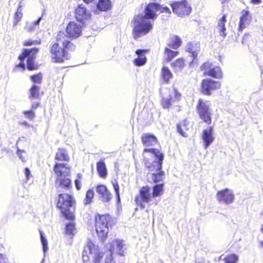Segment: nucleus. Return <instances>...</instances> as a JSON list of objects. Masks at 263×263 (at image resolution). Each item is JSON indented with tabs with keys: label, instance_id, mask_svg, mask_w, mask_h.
<instances>
[{
	"label": "nucleus",
	"instance_id": "f257e3e1",
	"mask_svg": "<svg viewBox=\"0 0 263 263\" xmlns=\"http://www.w3.org/2000/svg\"><path fill=\"white\" fill-rule=\"evenodd\" d=\"M142 162L149 176V182L154 183L152 195L154 198L160 197L164 194V183L163 182L165 172L162 169L164 154L157 148H144L143 151Z\"/></svg>",
	"mask_w": 263,
	"mask_h": 263
},
{
	"label": "nucleus",
	"instance_id": "f03ea898",
	"mask_svg": "<svg viewBox=\"0 0 263 263\" xmlns=\"http://www.w3.org/2000/svg\"><path fill=\"white\" fill-rule=\"evenodd\" d=\"M170 15L171 11L167 6H163L157 3H149L145 7L144 15L137 14L132 20L133 38L137 40L146 35L153 29V24L149 21L155 20L158 17L157 12Z\"/></svg>",
	"mask_w": 263,
	"mask_h": 263
},
{
	"label": "nucleus",
	"instance_id": "7ed1b4c3",
	"mask_svg": "<svg viewBox=\"0 0 263 263\" xmlns=\"http://www.w3.org/2000/svg\"><path fill=\"white\" fill-rule=\"evenodd\" d=\"M76 46L66 38L65 34L59 31L56 37V41L49 46V55L53 63L61 64L69 60L70 53L76 50Z\"/></svg>",
	"mask_w": 263,
	"mask_h": 263
},
{
	"label": "nucleus",
	"instance_id": "20e7f679",
	"mask_svg": "<svg viewBox=\"0 0 263 263\" xmlns=\"http://www.w3.org/2000/svg\"><path fill=\"white\" fill-rule=\"evenodd\" d=\"M56 206L66 219H75L76 200L72 195L65 193L58 194Z\"/></svg>",
	"mask_w": 263,
	"mask_h": 263
},
{
	"label": "nucleus",
	"instance_id": "39448f33",
	"mask_svg": "<svg viewBox=\"0 0 263 263\" xmlns=\"http://www.w3.org/2000/svg\"><path fill=\"white\" fill-rule=\"evenodd\" d=\"M115 224L114 218L109 214H96L95 216V227L98 237L104 242L108 237L109 228Z\"/></svg>",
	"mask_w": 263,
	"mask_h": 263
},
{
	"label": "nucleus",
	"instance_id": "423d86ee",
	"mask_svg": "<svg viewBox=\"0 0 263 263\" xmlns=\"http://www.w3.org/2000/svg\"><path fill=\"white\" fill-rule=\"evenodd\" d=\"M39 51V49L36 47L23 49L21 53L18 57V59L20 61V62L15 65L13 71H16L18 68H21L23 70L25 69L24 60L26 58L27 59L26 65L27 69L30 71L37 69L39 66L35 63V59Z\"/></svg>",
	"mask_w": 263,
	"mask_h": 263
},
{
	"label": "nucleus",
	"instance_id": "0eeeda50",
	"mask_svg": "<svg viewBox=\"0 0 263 263\" xmlns=\"http://www.w3.org/2000/svg\"><path fill=\"white\" fill-rule=\"evenodd\" d=\"M208 101L200 98L198 100L196 109L199 118L207 125L212 123V114L208 105Z\"/></svg>",
	"mask_w": 263,
	"mask_h": 263
},
{
	"label": "nucleus",
	"instance_id": "6e6552de",
	"mask_svg": "<svg viewBox=\"0 0 263 263\" xmlns=\"http://www.w3.org/2000/svg\"><path fill=\"white\" fill-rule=\"evenodd\" d=\"M170 5L173 13L180 17L189 15L192 11V8L186 0L173 1Z\"/></svg>",
	"mask_w": 263,
	"mask_h": 263
},
{
	"label": "nucleus",
	"instance_id": "1a4fd4ad",
	"mask_svg": "<svg viewBox=\"0 0 263 263\" xmlns=\"http://www.w3.org/2000/svg\"><path fill=\"white\" fill-rule=\"evenodd\" d=\"M220 87L221 83L219 81L205 78L201 81L200 91L203 95L210 96Z\"/></svg>",
	"mask_w": 263,
	"mask_h": 263
},
{
	"label": "nucleus",
	"instance_id": "9d476101",
	"mask_svg": "<svg viewBox=\"0 0 263 263\" xmlns=\"http://www.w3.org/2000/svg\"><path fill=\"white\" fill-rule=\"evenodd\" d=\"M153 198L150 187L145 185L140 188L138 195L135 197V201L137 206L141 209H144L145 206V203H149Z\"/></svg>",
	"mask_w": 263,
	"mask_h": 263
},
{
	"label": "nucleus",
	"instance_id": "9b49d317",
	"mask_svg": "<svg viewBox=\"0 0 263 263\" xmlns=\"http://www.w3.org/2000/svg\"><path fill=\"white\" fill-rule=\"evenodd\" d=\"M202 71L203 76L220 79L223 77L222 71L219 66H212L211 63L207 61L203 63L200 67Z\"/></svg>",
	"mask_w": 263,
	"mask_h": 263
},
{
	"label": "nucleus",
	"instance_id": "f8f14e48",
	"mask_svg": "<svg viewBox=\"0 0 263 263\" xmlns=\"http://www.w3.org/2000/svg\"><path fill=\"white\" fill-rule=\"evenodd\" d=\"M66 38L74 39L82 34V26L74 21L69 22L65 28Z\"/></svg>",
	"mask_w": 263,
	"mask_h": 263
},
{
	"label": "nucleus",
	"instance_id": "ddd939ff",
	"mask_svg": "<svg viewBox=\"0 0 263 263\" xmlns=\"http://www.w3.org/2000/svg\"><path fill=\"white\" fill-rule=\"evenodd\" d=\"M74 17L77 21L84 24L85 21L90 18L91 14L83 4L79 5L74 9Z\"/></svg>",
	"mask_w": 263,
	"mask_h": 263
},
{
	"label": "nucleus",
	"instance_id": "4468645a",
	"mask_svg": "<svg viewBox=\"0 0 263 263\" xmlns=\"http://www.w3.org/2000/svg\"><path fill=\"white\" fill-rule=\"evenodd\" d=\"M96 190L102 201L108 202L112 199V194L106 185L99 184L96 186Z\"/></svg>",
	"mask_w": 263,
	"mask_h": 263
},
{
	"label": "nucleus",
	"instance_id": "2eb2a0df",
	"mask_svg": "<svg viewBox=\"0 0 263 263\" xmlns=\"http://www.w3.org/2000/svg\"><path fill=\"white\" fill-rule=\"evenodd\" d=\"M216 196L219 202L227 204L232 202L234 200V195L228 189L218 191Z\"/></svg>",
	"mask_w": 263,
	"mask_h": 263
},
{
	"label": "nucleus",
	"instance_id": "dca6fc26",
	"mask_svg": "<svg viewBox=\"0 0 263 263\" xmlns=\"http://www.w3.org/2000/svg\"><path fill=\"white\" fill-rule=\"evenodd\" d=\"M53 171L58 176H68L70 174L71 167L66 163H55Z\"/></svg>",
	"mask_w": 263,
	"mask_h": 263
},
{
	"label": "nucleus",
	"instance_id": "f3484780",
	"mask_svg": "<svg viewBox=\"0 0 263 263\" xmlns=\"http://www.w3.org/2000/svg\"><path fill=\"white\" fill-rule=\"evenodd\" d=\"M173 92L174 95V100L172 96H170L169 98H162L161 100V105L163 108L168 109L171 107L172 102L174 101H178L180 100L181 95L176 88L173 89Z\"/></svg>",
	"mask_w": 263,
	"mask_h": 263
},
{
	"label": "nucleus",
	"instance_id": "a211bd4d",
	"mask_svg": "<svg viewBox=\"0 0 263 263\" xmlns=\"http://www.w3.org/2000/svg\"><path fill=\"white\" fill-rule=\"evenodd\" d=\"M141 140L142 144L145 147H152L158 143L157 138L151 133H144L141 136Z\"/></svg>",
	"mask_w": 263,
	"mask_h": 263
},
{
	"label": "nucleus",
	"instance_id": "6ab92c4d",
	"mask_svg": "<svg viewBox=\"0 0 263 263\" xmlns=\"http://www.w3.org/2000/svg\"><path fill=\"white\" fill-rule=\"evenodd\" d=\"M213 131L214 127L212 126H209L203 130L201 138L204 142V146L205 148L214 141Z\"/></svg>",
	"mask_w": 263,
	"mask_h": 263
},
{
	"label": "nucleus",
	"instance_id": "aec40b11",
	"mask_svg": "<svg viewBox=\"0 0 263 263\" xmlns=\"http://www.w3.org/2000/svg\"><path fill=\"white\" fill-rule=\"evenodd\" d=\"M149 51L148 49H138L136 50V53L138 55V57L135 59L133 63L135 65L137 66H141L145 64L147 62V58L145 54Z\"/></svg>",
	"mask_w": 263,
	"mask_h": 263
},
{
	"label": "nucleus",
	"instance_id": "412c9836",
	"mask_svg": "<svg viewBox=\"0 0 263 263\" xmlns=\"http://www.w3.org/2000/svg\"><path fill=\"white\" fill-rule=\"evenodd\" d=\"M241 16L239 19V22L238 27V31L242 32L243 29L246 27V25L248 24L251 19L250 12L248 10H243L241 11Z\"/></svg>",
	"mask_w": 263,
	"mask_h": 263
},
{
	"label": "nucleus",
	"instance_id": "4be33fe9",
	"mask_svg": "<svg viewBox=\"0 0 263 263\" xmlns=\"http://www.w3.org/2000/svg\"><path fill=\"white\" fill-rule=\"evenodd\" d=\"M54 159L58 161L69 162L70 158L65 148L59 147L55 154Z\"/></svg>",
	"mask_w": 263,
	"mask_h": 263
},
{
	"label": "nucleus",
	"instance_id": "5701e85b",
	"mask_svg": "<svg viewBox=\"0 0 263 263\" xmlns=\"http://www.w3.org/2000/svg\"><path fill=\"white\" fill-rule=\"evenodd\" d=\"M173 77V74L171 70L167 67L163 66L161 70V78L164 83H169Z\"/></svg>",
	"mask_w": 263,
	"mask_h": 263
},
{
	"label": "nucleus",
	"instance_id": "b1692460",
	"mask_svg": "<svg viewBox=\"0 0 263 263\" xmlns=\"http://www.w3.org/2000/svg\"><path fill=\"white\" fill-rule=\"evenodd\" d=\"M227 14H223V16L218 20L217 25L220 35L223 37L227 35L226 28L225 26V23L227 22Z\"/></svg>",
	"mask_w": 263,
	"mask_h": 263
},
{
	"label": "nucleus",
	"instance_id": "393cba45",
	"mask_svg": "<svg viewBox=\"0 0 263 263\" xmlns=\"http://www.w3.org/2000/svg\"><path fill=\"white\" fill-rule=\"evenodd\" d=\"M182 43L181 37L178 35H174L171 37L167 45L171 48L177 49L181 45Z\"/></svg>",
	"mask_w": 263,
	"mask_h": 263
},
{
	"label": "nucleus",
	"instance_id": "a878e982",
	"mask_svg": "<svg viewBox=\"0 0 263 263\" xmlns=\"http://www.w3.org/2000/svg\"><path fill=\"white\" fill-rule=\"evenodd\" d=\"M111 7V2L110 0H99L97 8L101 11H106Z\"/></svg>",
	"mask_w": 263,
	"mask_h": 263
},
{
	"label": "nucleus",
	"instance_id": "bb28decb",
	"mask_svg": "<svg viewBox=\"0 0 263 263\" xmlns=\"http://www.w3.org/2000/svg\"><path fill=\"white\" fill-rule=\"evenodd\" d=\"M97 170L99 176L105 178L107 176V170L105 162L103 160H100L97 163Z\"/></svg>",
	"mask_w": 263,
	"mask_h": 263
},
{
	"label": "nucleus",
	"instance_id": "cd10ccee",
	"mask_svg": "<svg viewBox=\"0 0 263 263\" xmlns=\"http://www.w3.org/2000/svg\"><path fill=\"white\" fill-rule=\"evenodd\" d=\"M171 66L175 71L182 69L185 66V60L183 58L177 59L171 63Z\"/></svg>",
	"mask_w": 263,
	"mask_h": 263
},
{
	"label": "nucleus",
	"instance_id": "c85d7f7f",
	"mask_svg": "<svg viewBox=\"0 0 263 263\" xmlns=\"http://www.w3.org/2000/svg\"><path fill=\"white\" fill-rule=\"evenodd\" d=\"M59 186L63 189L69 190L71 187V180L67 177L59 178L58 179Z\"/></svg>",
	"mask_w": 263,
	"mask_h": 263
},
{
	"label": "nucleus",
	"instance_id": "c756f323",
	"mask_svg": "<svg viewBox=\"0 0 263 263\" xmlns=\"http://www.w3.org/2000/svg\"><path fill=\"white\" fill-rule=\"evenodd\" d=\"M164 54L166 61L170 62L173 58L178 55L179 52L172 50L171 49L166 47L164 49Z\"/></svg>",
	"mask_w": 263,
	"mask_h": 263
},
{
	"label": "nucleus",
	"instance_id": "7c9ffc66",
	"mask_svg": "<svg viewBox=\"0 0 263 263\" xmlns=\"http://www.w3.org/2000/svg\"><path fill=\"white\" fill-rule=\"evenodd\" d=\"M187 123L185 121L177 124V132L183 137H187V134L186 131L188 130L187 128Z\"/></svg>",
	"mask_w": 263,
	"mask_h": 263
},
{
	"label": "nucleus",
	"instance_id": "2f4dec72",
	"mask_svg": "<svg viewBox=\"0 0 263 263\" xmlns=\"http://www.w3.org/2000/svg\"><path fill=\"white\" fill-rule=\"evenodd\" d=\"M40 87L36 86L33 85L29 89V98L31 99H37L40 97Z\"/></svg>",
	"mask_w": 263,
	"mask_h": 263
},
{
	"label": "nucleus",
	"instance_id": "473e14b6",
	"mask_svg": "<svg viewBox=\"0 0 263 263\" xmlns=\"http://www.w3.org/2000/svg\"><path fill=\"white\" fill-rule=\"evenodd\" d=\"M110 252L112 254L115 248L119 251L122 250L123 248L122 241L119 240H114L110 243Z\"/></svg>",
	"mask_w": 263,
	"mask_h": 263
},
{
	"label": "nucleus",
	"instance_id": "72a5a7b5",
	"mask_svg": "<svg viewBox=\"0 0 263 263\" xmlns=\"http://www.w3.org/2000/svg\"><path fill=\"white\" fill-rule=\"evenodd\" d=\"M95 193L92 189H90L88 190L85 194V197L84 199V203L85 205L90 204L94 197Z\"/></svg>",
	"mask_w": 263,
	"mask_h": 263
},
{
	"label": "nucleus",
	"instance_id": "f704fd0d",
	"mask_svg": "<svg viewBox=\"0 0 263 263\" xmlns=\"http://www.w3.org/2000/svg\"><path fill=\"white\" fill-rule=\"evenodd\" d=\"M238 260V256L235 254H229L226 256L223 260L225 263H236Z\"/></svg>",
	"mask_w": 263,
	"mask_h": 263
},
{
	"label": "nucleus",
	"instance_id": "c9c22d12",
	"mask_svg": "<svg viewBox=\"0 0 263 263\" xmlns=\"http://www.w3.org/2000/svg\"><path fill=\"white\" fill-rule=\"evenodd\" d=\"M196 49H200V45L198 43L192 42L187 43L186 49L187 52L190 53L194 50H196Z\"/></svg>",
	"mask_w": 263,
	"mask_h": 263
},
{
	"label": "nucleus",
	"instance_id": "e433bc0d",
	"mask_svg": "<svg viewBox=\"0 0 263 263\" xmlns=\"http://www.w3.org/2000/svg\"><path fill=\"white\" fill-rule=\"evenodd\" d=\"M75 224L73 222L68 223L65 228V233L68 235H73L75 232Z\"/></svg>",
	"mask_w": 263,
	"mask_h": 263
},
{
	"label": "nucleus",
	"instance_id": "4c0bfd02",
	"mask_svg": "<svg viewBox=\"0 0 263 263\" xmlns=\"http://www.w3.org/2000/svg\"><path fill=\"white\" fill-rule=\"evenodd\" d=\"M30 78L34 83L40 84L42 81V74L41 73H38L31 76Z\"/></svg>",
	"mask_w": 263,
	"mask_h": 263
},
{
	"label": "nucleus",
	"instance_id": "58836bf2",
	"mask_svg": "<svg viewBox=\"0 0 263 263\" xmlns=\"http://www.w3.org/2000/svg\"><path fill=\"white\" fill-rule=\"evenodd\" d=\"M23 14L21 11H16L14 15L13 26L17 25L18 23L21 20Z\"/></svg>",
	"mask_w": 263,
	"mask_h": 263
},
{
	"label": "nucleus",
	"instance_id": "ea45409f",
	"mask_svg": "<svg viewBox=\"0 0 263 263\" xmlns=\"http://www.w3.org/2000/svg\"><path fill=\"white\" fill-rule=\"evenodd\" d=\"M22 44L24 46H30L32 45L40 44L41 41L28 40L24 41Z\"/></svg>",
	"mask_w": 263,
	"mask_h": 263
},
{
	"label": "nucleus",
	"instance_id": "a19ab883",
	"mask_svg": "<svg viewBox=\"0 0 263 263\" xmlns=\"http://www.w3.org/2000/svg\"><path fill=\"white\" fill-rule=\"evenodd\" d=\"M40 234L41 237V240L43 245V249L44 252H46L48 249V243L47 241L44 236V234L43 232L40 231Z\"/></svg>",
	"mask_w": 263,
	"mask_h": 263
},
{
	"label": "nucleus",
	"instance_id": "79ce46f5",
	"mask_svg": "<svg viewBox=\"0 0 263 263\" xmlns=\"http://www.w3.org/2000/svg\"><path fill=\"white\" fill-rule=\"evenodd\" d=\"M76 177L77 178L74 180L76 188L77 190H80L81 188V180L82 178V175L81 174L78 173L77 174Z\"/></svg>",
	"mask_w": 263,
	"mask_h": 263
},
{
	"label": "nucleus",
	"instance_id": "37998d69",
	"mask_svg": "<svg viewBox=\"0 0 263 263\" xmlns=\"http://www.w3.org/2000/svg\"><path fill=\"white\" fill-rule=\"evenodd\" d=\"M24 115L30 120H32L34 118L35 115L34 111L30 110H26L23 112Z\"/></svg>",
	"mask_w": 263,
	"mask_h": 263
},
{
	"label": "nucleus",
	"instance_id": "c03bdc74",
	"mask_svg": "<svg viewBox=\"0 0 263 263\" xmlns=\"http://www.w3.org/2000/svg\"><path fill=\"white\" fill-rule=\"evenodd\" d=\"M112 185L115 191L116 197L117 198V200L118 201H120V194H119V185L118 184V183L117 181H115L114 182H112Z\"/></svg>",
	"mask_w": 263,
	"mask_h": 263
},
{
	"label": "nucleus",
	"instance_id": "a18cd8bd",
	"mask_svg": "<svg viewBox=\"0 0 263 263\" xmlns=\"http://www.w3.org/2000/svg\"><path fill=\"white\" fill-rule=\"evenodd\" d=\"M104 256V253L102 252H99L96 254L95 257V261L97 262H99L101 259L103 258Z\"/></svg>",
	"mask_w": 263,
	"mask_h": 263
},
{
	"label": "nucleus",
	"instance_id": "49530a36",
	"mask_svg": "<svg viewBox=\"0 0 263 263\" xmlns=\"http://www.w3.org/2000/svg\"><path fill=\"white\" fill-rule=\"evenodd\" d=\"M199 50L200 49H196V50H194L193 51L190 52V53L192 54V57L193 58L192 62H193L195 60L197 59Z\"/></svg>",
	"mask_w": 263,
	"mask_h": 263
},
{
	"label": "nucleus",
	"instance_id": "de8ad7c7",
	"mask_svg": "<svg viewBox=\"0 0 263 263\" xmlns=\"http://www.w3.org/2000/svg\"><path fill=\"white\" fill-rule=\"evenodd\" d=\"M87 246L88 248L90 253H91L92 249L95 248V245L91 241H89L87 242Z\"/></svg>",
	"mask_w": 263,
	"mask_h": 263
},
{
	"label": "nucleus",
	"instance_id": "09e8293b",
	"mask_svg": "<svg viewBox=\"0 0 263 263\" xmlns=\"http://www.w3.org/2000/svg\"><path fill=\"white\" fill-rule=\"evenodd\" d=\"M24 173L26 176V178L27 180H28L29 177H30L31 174L30 171L28 168H25L24 170Z\"/></svg>",
	"mask_w": 263,
	"mask_h": 263
},
{
	"label": "nucleus",
	"instance_id": "8fccbe9b",
	"mask_svg": "<svg viewBox=\"0 0 263 263\" xmlns=\"http://www.w3.org/2000/svg\"><path fill=\"white\" fill-rule=\"evenodd\" d=\"M40 105V104L38 102L33 103L31 105V110L34 111V109L37 108Z\"/></svg>",
	"mask_w": 263,
	"mask_h": 263
},
{
	"label": "nucleus",
	"instance_id": "3c124183",
	"mask_svg": "<svg viewBox=\"0 0 263 263\" xmlns=\"http://www.w3.org/2000/svg\"><path fill=\"white\" fill-rule=\"evenodd\" d=\"M249 34H245L242 39V43H245L246 42L247 39L248 37Z\"/></svg>",
	"mask_w": 263,
	"mask_h": 263
},
{
	"label": "nucleus",
	"instance_id": "603ef678",
	"mask_svg": "<svg viewBox=\"0 0 263 263\" xmlns=\"http://www.w3.org/2000/svg\"><path fill=\"white\" fill-rule=\"evenodd\" d=\"M261 2V0H251V3L253 4H260Z\"/></svg>",
	"mask_w": 263,
	"mask_h": 263
},
{
	"label": "nucleus",
	"instance_id": "864d4df0",
	"mask_svg": "<svg viewBox=\"0 0 263 263\" xmlns=\"http://www.w3.org/2000/svg\"><path fill=\"white\" fill-rule=\"evenodd\" d=\"M20 124H21L22 125H24L26 127L29 126V124L26 121L21 122L20 123Z\"/></svg>",
	"mask_w": 263,
	"mask_h": 263
},
{
	"label": "nucleus",
	"instance_id": "5fc2aeb1",
	"mask_svg": "<svg viewBox=\"0 0 263 263\" xmlns=\"http://www.w3.org/2000/svg\"><path fill=\"white\" fill-rule=\"evenodd\" d=\"M23 151H21V150H18L17 151V154L18 155H20V157L21 158V159L23 160V161H24L23 158L21 156V153H22Z\"/></svg>",
	"mask_w": 263,
	"mask_h": 263
},
{
	"label": "nucleus",
	"instance_id": "6e6d98bb",
	"mask_svg": "<svg viewBox=\"0 0 263 263\" xmlns=\"http://www.w3.org/2000/svg\"><path fill=\"white\" fill-rule=\"evenodd\" d=\"M84 2H85L86 4H89L91 2H92L94 0H83Z\"/></svg>",
	"mask_w": 263,
	"mask_h": 263
},
{
	"label": "nucleus",
	"instance_id": "4d7b16f0",
	"mask_svg": "<svg viewBox=\"0 0 263 263\" xmlns=\"http://www.w3.org/2000/svg\"><path fill=\"white\" fill-rule=\"evenodd\" d=\"M41 20V18H39L37 20L35 21L34 22V24L35 25H36L39 24V22Z\"/></svg>",
	"mask_w": 263,
	"mask_h": 263
},
{
	"label": "nucleus",
	"instance_id": "13d9d810",
	"mask_svg": "<svg viewBox=\"0 0 263 263\" xmlns=\"http://www.w3.org/2000/svg\"><path fill=\"white\" fill-rule=\"evenodd\" d=\"M259 244L263 248V241H261L259 242Z\"/></svg>",
	"mask_w": 263,
	"mask_h": 263
},
{
	"label": "nucleus",
	"instance_id": "bf43d9fd",
	"mask_svg": "<svg viewBox=\"0 0 263 263\" xmlns=\"http://www.w3.org/2000/svg\"><path fill=\"white\" fill-rule=\"evenodd\" d=\"M260 231L263 233V224L261 226Z\"/></svg>",
	"mask_w": 263,
	"mask_h": 263
},
{
	"label": "nucleus",
	"instance_id": "052dcab7",
	"mask_svg": "<svg viewBox=\"0 0 263 263\" xmlns=\"http://www.w3.org/2000/svg\"><path fill=\"white\" fill-rule=\"evenodd\" d=\"M32 29H33V28H31V27H30V28H28V30H29V31H31Z\"/></svg>",
	"mask_w": 263,
	"mask_h": 263
}]
</instances>
